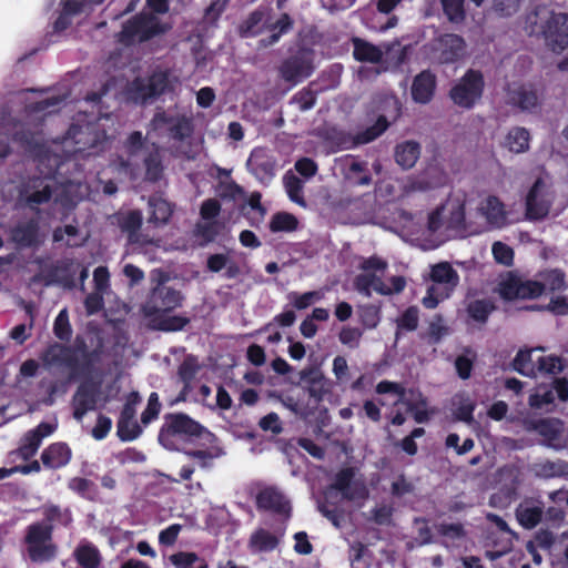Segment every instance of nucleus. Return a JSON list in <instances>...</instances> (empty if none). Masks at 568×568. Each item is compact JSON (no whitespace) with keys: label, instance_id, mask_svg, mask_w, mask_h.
Masks as SVG:
<instances>
[{"label":"nucleus","instance_id":"1","mask_svg":"<svg viewBox=\"0 0 568 568\" xmlns=\"http://www.w3.org/2000/svg\"><path fill=\"white\" fill-rule=\"evenodd\" d=\"M43 519L34 521L26 528L23 544L30 561L36 564L50 562L58 556V545L53 540V531L57 525L63 527L72 523V514L69 508H61L54 504H45L41 507Z\"/></svg>","mask_w":568,"mask_h":568},{"label":"nucleus","instance_id":"2","mask_svg":"<svg viewBox=\"0 0 568 568\" xmlns=\"http://www.w3.org/2000/svg\"><path fill=\"white\" fill-rule=\"evenodd\" d=\"M176 439L185 444L212 445L216 436L185 413L165 414L158 440L166 449H176Z\"/></svg>","mask_w":568,"mask_h":568},{"label":"nucleus","instance_id":"3","mask_svg":"<svg viewBox=\"0 0 568 568\" xmlns=\"http://www.w3.org/2000/svg\"><path fill=\"white\" fill-rule=\"evenodd\" d=\"M55 378L48 390L50 395L65 393L69 385L85 377H95V362L101 357H42Z\"/></svg>","mask_w":568,"mask_h":568},{"label":"nucleus","instance_id":"4","mask_svg":"<svg viewBox=\"0 0 568 568\" xmlns=\"http://www.w3.org/2000/svg\"><path fill=\"white\" fill-rule=\"evenodd\" d=\"M169 29L170 27L163 24L155 14L142 11L122 23L115 40L124 47H132L164 34Z\"/></svg>","mask_w":568,"mask_h":568},{"label":"nucleus","instance_id":"5","mask_svg":"<svg viewBox=\"0 0 568 568\" xmlns=\"http://www.w3.org/2000/svg\"><path fill=\"white\" fill-rule=\"evenodd\" d=\"M378 109L381 113L375 123L364 131L358 132L355 136L357 144H367L378 136H381L390 125V122L396 121L402 113V104L395 94L383 95L378 101Z\"/></svg>","mask_w":568,"mask_h":568},{"label":"nucleus","instance_id":"6","mask_svg":"<svg viewBox=\"0 0 568 568\" xmlns=\"http://www.w3.org/2000/svg\"><path fill=\"white\" fill-rule=\"evenodd\" d=\"M170 88L169 74L164 71L153 72L149 78H135L128 85V97L136 104H148L164 94Z\"/></svg>","mask_w":568,"mask_h":568},{"label":"nucleus","instance_id":"7","mask_svg":"<svg viewBox=\"0 0 568 568\" xmlns=\"http://www.w3.org/2000/svg\"><path fill=\"white\" fill-rule=\"evenodd\" d=\"M485 89L484 75L480 71L469 69L450 89L449 97L459 108L470 110L481 99Z\"/></svg>","mask_w":568,"mask_h":568},{"label":"nucleus","instance_id":"8","mask_svg":"<svg viewBox=\"0 0 568 568\" xmlns=\"http://www.w3.org/2000/svg\"><path fill=\"white\" fill-rule=\"evenodd\" d=\"M315 51L308 47H300L295 53L284 59L278 67L280 77L288 83L296 84L310 78L314 70Z\"/></svg>","mask_w":568,"mask_h":568},{"label":"nucleus","instance_id":"9","mask_svg":"<svg viewBox=\"0 0 568 568\" xmlns=\"http://www.w3.org/2000/svg\"><path fill=\"white\" fill-rule=\"evenodd\" d=\"M555 201V192L542 178H537L525 197V216L528 221L546 219Z\"/></svg>","mask_w":568,"mask_h":568},{"label":"nucleus","instance_id":"10","mask_svg":"<svg viewBox=\"0 0 568 568\" xmlns=\"http://www.w3.org/2000/svg\"><path fill=\"white\" fill-rule=\"evenodd\" d=\"M102 387L101 374L97 371L95 377H85L72 396L71 406L73 418L81 422L91 410L97 408Z\"/></svg>","mask_w":568,"mask_h":568},{"label":"nucleus","instance_id":"11","mask_svg":"<svg viewBox=\"0 0 568 568\" xmlns=\"http://www.w3.org/2000/svg\"><path fill=\"white\" fill-rule=\"evenodd\" d=\"M183 296L180 291L159 283L150 292L145 303L142 305L144 317L150 321L163 313H170L181 306Z\"/></svg>","mask_w":568,"mask_h":568},{"label":"nucleus","instance_id":"12","mask_svg":"<svg viewBox=\"0 0 568 568\" xmlns=\"http://www.w3.org/2000/svg\"><path fill=\"white\" fill-rule=\"evenodd\" d=\"M53 183L48 176H29L20 186L19 197L31 211L39 212V206L51 201Z\"/></svg>","mask_w":568,"mask_h":568},{"label":"nucleus","instance_id":"13","mask_svg":"<svg viewBox=\"0 0 568 568\" xmlns=\"http://www.w3.org/2000/svg\"><path fill=\"white\" fill-rule=\"evenodd\" d=\"M542 437L541 444L554 450L568 448V438L564 436L565 424L559 418H539L530 422L527 427Z\"/></svg>","mask_w":568,"mask_h":568},{"label":"nucleus","instance_id":"14","mask_svg":"<svg viewBox=\"0 0 568 568\" xmlns=\"http://www.w3.org/2000/svg\"><path fill=\"white\" fill-rule=\"evenodd\" d=\"M541 34L546 44L554 52H561L568 47V14L550 12L541 23Z\"/></svg>","mask_w":568,"mask_h":568},{"label":"nucleus","instance_id":"15","mask_svg":"<svg viewBox=\"0 0 568 568\" xmlns=\"http://www.w3.org/2000/svg\"><path fill=\"white\" fill-rule=\"evenodd\" d=\"M565 357H537V364L532 357H514L513 367L519 374L536 377L540 374H557L565 367Z\"/></svg>","mask_w":568,"mask_h":568},{"label":"nucleus","instance_id":"16","mask_svg":"<svg viewBox=\"0 0 568 568\" xmlns=\"http://www.w3.org/2000/svg\"><path fill=\"white\" fill-rule=\"evenodd\" d=\"M154 129L168 128L171 139L183 142L193 133L194 126L191 118L186 115H171L166 112H156L151 121Z\"/></svg>","mask_w":568,"mask_h":568},{"label":"nucleus","instance_id":"17","mask_svg":"<svg viewBox=\"0 0 568 568\" xmlns=\"http://www.w3.org/2000/svg\"><path fill=\"white\" fill-rule=\"evenodd\" d=\"M437 59L442 64H450L460 60L466 50V42L462 36L444 33L434 41Z\"/></svg>","mask_w":568,"mask_h":568},{"label":"nucleus","instance_id":"18","mask_svg":"<svg viewBox=\"0 0 568 568\" xmlns=\"http://www.w3.org/2000/svg\"><path fill=\"white\" fill-rule=\"evenodd\" d=\"M146 148L148 149L142 156V164L144 169L143 181L155 184L162 181L165 175L166 166L164 163V149L154 142Z\"/></svg>","mask_w":568,"mask_h":568},{"label":"nucleus","instance_id":"19","mask_svg":"<svg viewBox=\"0 0 568 568\" xmlns=\"http://www.w3.org/2000/svg\"><path fill=\"white\" fill-rule=\"evenodd\" d=\"M255 504L258 510L271 511L285 517L291 516L290 500L275 487H266L260 490Z\"/></svg>","mask_w":568,"mask_h":568},{"label":"nucleus","instance_id":"20","mask_svg":"<svg viewBox=\"0 0 568 568\" xmlns=\"http://www.w3.org/2000/svg\"><path fill=\"white\" fill-rule=\"evenodd\" d=\"M545 504L537 498H524L515 509L518 524L524 529H534L542 520Z\"/></svg>","mask_w":568,"mask_h":568},{"label":"nucleus","instance_id":"21","mask_svg":"<svg viewBox=\"0 0 568 568\" xmlns=\"http://www.w3.org/2000/svg\"><path fill=\"white\" fill-rule=\"evenodd\" d=\"M11 140L29 155L39 156L45 151V142L40 130L23 125L14 130Z\"/></svg>","mask_w":568,"mask_h":568},{"label":"nucleus","instance_id":"22","mask_svg":"<svg viewBox=\"0 0 568 568\" xmlns=\"http://www.w3.org/2000/svg\"><path fill=\"white\" fill-rule=\"evenodd\" d=\"M246 166L262 183H268L275 175V160L263 149H254L251 152Z\"/></svg>","mask_w":568,"mask_h":568},{"label":"nucleus","instance_id":"23","mask_svg":"<svg viewBox=\"0 0 568 568\" xmlns=\"http://www.w3.org/2000/svg\"><path fill=\"white\" fill-rule=\"evenodd\" d=\"M437 87L436 75L430 70H423L413 79L410 94L416 103L426 104L432 101Z\"/></svg>","mask_w":568,"mask_h":568},{"label":"nucleus","instance_id":"24","mask_svg":"<svg viewBox=\"0 0 568 568\" xmlns=\"http://www.w3.org/2000/svg\"><path fill=\"white\" fill-rule=\"evenodd\" d=\"M72 458V450L67 443L57 442L45 447L40 456L47 469L55 470L67 466Z\"/></svg>","mask_w":568,"mask_h":568},{"label":"nucleus","instance_id":"25","mask_svg":"<svg viewBox=\"0 0 568 568\" xmlns=\"http://www.w3.org/2000/svg\"><path fill=\"white\" fill-rule=\"evenodd\" d=\"M508 100L521 111L532 112L539 106L537 91L531 84H514L508 89Z\"/></svg>","mask_w":568,"mask_h":568},{"label":"nucleus","instance_id":"26","mask_svg":"<svg viewBox=\"0 0 568 568\" xmlns=\"http://www.w3.org/2000/svg\"><path fill=\"white\" fill-rule=\"evenodd\" d=\"M12 241L20 247H36L40 244V223L36 217L17 224L11 230Z\"/></svg>","mask_w":568,"mask_h":568},{"label":"nucleus","instance_id":"27","mask_svg":"<svg viewBox=\"0 0 568 568\" xmlns=\"http://www.w3.org/2000/svg\"><path fill=\"white\" fill-rule=\"evenodd\" d=\"M300 383H303L310 393V396L320 402L328 393V384L323 374L317 368L302 369L300 373Z\"/></svg>","mask_w":568,"mask_h":568},{"label":"nucleus","instance_id":"28","mask_svg":"<svg viewBox=\"0 0 568 568\" xmlns=\"http://www.w3.org/2000/svg\"><path fill=\"white\" fill-rule=\"evenodd\" d=\"M354 287L366 297L372 296V288L381 295H390L389 286L375 273H361L356 275L354 278Z\"/></svg>","mask_w":568,"mask_h":568},{"label":"nucleus","instance_id":"29","mask_svg":"<svg viewBox=\"0 0 568 568\" xmlns=\"http://www.w3.org/2000/svg\"><path fill=\"white\" fill-rule=\"evenodd\" d=\"M72 555L81 568H100L102 565V555L99 548L90 541L80 542Z\"/></svg>","mask_w":568,"mask_h":568},{"label":"nucleus","instance_id":"30","mask_svg":"<svg viewBox=\"0 0 568 568\" xmlns=\"http://www.w3.org/2000/svg\"><path fill=\"white\" fill-rule=\"evenodd\" d=\"M68 133L74 143L79 145V151L93 149L100 141L97 128L90 124L71 125Z\"/></svg>","mask_w":568,"mask_h":568},{"label":"nucleus","instance_id":"31","mask_svg":"<svg viewBox=\"0 0 568 568\" xmlns=\"http://www.w3.org/2000/svg\"><path fill=\"white\" fill-rule=\"evenodd\" d=\"M420 155V145L415 141H405L395 148L396 163L404 170L412 169Z\"/></svg>","mask_w":568,"mask_h":568},{"label":"nucleus","instance_id":"32","mask_svg":"<svg viewBox=\"0 0 568 568\" xmlns=\"http://www.w3.org/2000/svg\"><path fill=\"white\" fill-rule=\"evenodd\" d=\"M278 544V538L264 528L256 529L248 540V547L253 552H271Z\"/></svg>","mask_w":568,"mask_h":568},{"label":"nucleus","instance_id":"33","mask_svg":"<svg viewBox=\"0 0 568 568\" xmlns=\"http://www.w3.org/2000/svg\"><path fill=\"white\" fill-rule=\"evenodd\" d=\"M190 323V318L181 315H169L163 313L149 321L152 328L164 332H176L183 329Z\"/></svg>","mask_w":568,"mask_h":568},{"label":"nucleus","instance_id":"34","mask_svg":"<svg viewBox=\"0 0 568 568\" xmlns=\"http://www.w3.org/2000/svg\"><path fill=\"white\" fill-rule=\"evenodd\" d=\"M539 284L544 286V292H561L567 287L566 273L560 268H549L539 272Z\"/></svg>","mask_w":568,"mask_h":568},{"label":"nucleus","instance_id":"35","mask_svg":"<svg viewBox=\"0 0 568 568\" xmlns=\"http://www.w3.org/2000/svg\"><path fill=\"white\" fill-rule=\"evenodd\" d=\"M430 280L434 283L445 284L449 288H454L459 282V276L449 263L442 262L432 267Z\"/></svg>","mask_w":568,"mask_h":568},{"label":"nucleus","instance_id":"36","mask_svg":"<svg viewBox=\"0 0 568 568\" xmlns=\"http://www.w3.org/2000/svg\"><path fill=\"white\" fill-rule=\"evenodd\" d=\"M353 57L359 62L378 63L383 53L378 47L362 39L354 40Z\"/></svg>","mask_w":568,"mask_h":568},{"label":"nucleus","instance_id":"37","mask_svg":"<svg viewBox=\"0 0 568 568\" xmlns=\"http://www.w3.org/2000/svg\"><path fill=\"white\" fill-rule=\"evenodd\" d=\"M150 217L153 224H166L172 216L171 203L162 197H151L149 201Z\"/></svg>","mask_w":568,"mask_h":568},{"label":"nucleus","instance_id":"38","mask_svg":"<svg viewBox=\"0 0 568 568\" xmlns=\"http://www.w3.org/2000/svg\"><path fill=\"white\" fill-rule=\"evenodd\" d=\"M481 210L490 224L500 226L505 223V205L497 196L489 195Z\"/></svg>","mask_w":568,"mask_h":568},{"label":"nucleus","instance_id":"39","mask_svg":"<svg viewBox=\"0 0 568 568\" xmlns=\"http://www.w3.org/2000/svg\"><path fill=\"white\" fill-rule=\"evenodd\" d=\"M358 322L365 329L376 328L382 318L381 306L375 304H363L356 311Z\"/></svg>","mask_w":568,"mask_h":568},{"label":"nucleus","instance_id":"40","mask_svg":"<svg viewBox=\"0 0 568 568\" xmlns=\"http://www.w3.org/2000/svg\"><path fill=\"white\" fill-rule=\"evenodd\" d=\"M530 134L525 128H514L506 136V145L510 152L523 153L529 149Z\"/></svg>","mask_w":568,"mask_h":568},{"label":"nucleus","instance_id":"41","mask_svg":"<svg viewBox=\"0 0 568 568\" xmlns=\"http://www.w3.org/2000/svg\"><path fill=\"white\" fill-rule=\"evenodd\" d=\"M496 306L490 300H475L467 306L468 316L477 323H486Z\"/></svg>","mask_w":568,"mask_h":568},{"label":"nucleus","instance_id":"42","mask_svg":"<svg viewBox=\"0 0 568 568\" xmlns=\"http://www.w3.org/2000/svg\"><path fill=\"white\" fill-rule=\"evenodd\" d=\"M170 561L175 568H209L205 559L192 551H178L170 556Z\"/></svg>","mask_w":568,"mask_h":568},{"label":"nucleus","instance_id":"43","mask_svg":"<svg viewBox=\"0 0 568 568\" xmlns=\"http://www.w3.org/2000/svg\"><path fill=\"white\" fill-rule=\"evenodd\" d=\"M298 220L295 215L287 212H277L273 214L270 221V231L272 233L278 232H294L297 230Z\"/></svg>","mask_w":568,"mask_h":568},{"label":"nucleus","instance_id":"44","mask_svg":"<svg viewBox=\"0 0 568 568\" xmlns=\"http://www.w3.org/2000/svg\"><path fill=\"white\" fill-rule=\"evenodd\" d=\"M355 477V470L352 467L342 468L334 478L332 488L342 493L347 499H353L355 494H351V484Z\"/></svg>","mask_w":568,"mask_h":568},{"label":"nucleus","instance_id":"45","mask_svg":"<svg viewBox=\"0 0 568 568\" xmlns=\"http://www.w3.org/2000/svg\"><path fill=\"white\" fill-rule=\"evenodd\" d=\"M68 487L73 493L89 500H94L98 495L97 485L92 480L83 477L71 478L68 483Z\"/></svg>","mask_w":568,"mask_h":568},{"label":"nucleus","instance_id":"46","mask_svg":"<svg viewBox=\"0 0 568 568\" xmlns=\"http://www.w3.org/2000/svg\"><path fill=\"white\" fill-rule=\"evenodd\" d=\"M440 3L448 21L460 23L466 19L465 0H442Z\"/></svg>","mask_w":568,"mask_h":568},{"label":"nucleus","instance_id":"47","mask_svg":"<svg viewBox=\"0 0 568 568\" xmlns=\"http://www.w3.org/2000/svg\"><path fill=\"white\" fill-rule=\"evenodd\" d=\"M376 392L378 394H388V393L396 394L398 396L397 403L405 404L407 406V410L415 409V404L412 403L410 400L406 399V388L398 383H394V382H389V381H382L377 384Z\"/></svg>","mask_w":568,"mask_h":568},{"label":"nucleus","instance_id":"48","mask_svg":"<svg viewBox=\"0 0 568 568\" xmlns=\"http://www.w3.org/2000/svg\"><path fill=\"white\" fill-rule=\"evenodd\" d=\"M183 453L193 459H199L201 468L207 469L213 466V460L223 454L221 448L214 449H184Z\"/></svg>","mask_w":568,"mask_h":568},{"label":"nucleus","instance_id":"49","mask_svg":"<svg viewBox=\"0 0 568 568\" xmlns=\"http://www.w3.org/2000/svg\"><path fill=\"white\" fill-rule=\"evenodd\" d=\"M284 185L290 200L296 204L305 206L303 196V182L294 174H285Z\"/></svg>","mask_w":568,"mask_h":568},{"label":"nucleus","instance_id":"50","mask_svg":"<svg viewBox=\"0 0 568 568\" xmlns=\"http://www.w3.org/2000/svg\"><path fill=\"white\" fill-rule=\"evenodd\" d=\"M151 143L142 135L140 131H133L129 134L124 148L129 158L136 156L140 152L145 153L146 146Z\"/></svg>","mask_w":568,"mask_h":568},{"label":"nucleus","instance_id":"51","mask_svg":"<svg viewBox=\"0 0 568 568\" xmlns=\"http://www.w3.org/2000/svg\"><path fill=\"white\" fill-rule=\"evenodd\" d=\"M521 278L517 275L509 274L499 284V294L506 301H514L519 296Z\"/></svg>","mask_w":568,"mask_h":568},{"label":"nucleus","instance_id":"52","mask_svg":"<svg viewBox=\"0 0 568 568\" xmlns=\"http://www.w3.org/2000/svg\"><path fill=\"white\" fill-rule=\"evenodd\" d=\"M528 310H545L556 316L568 315V297L565 295H557L550 298L549 303L545 306L532 305Z\"/></svg>","mask_w":568,"mask_h":568},{"label":"nucleus","instance_id":"53","mask_svg":"<svg viewBox=\"0 0 568 568\" xmlns=\"http://www.w3.org/2000/svg\"><path fill=\"white\" fill-rule=\"evenodd\" d=\"M142 221V213L139 210H133L120 219L119 225L122 232L132 236L141 229Z\"/></svg>","mask_w":568,"mask_h":568},{"label":"nucleus","instance_id":"54","mask_svg":"<svg viewBox=\"0 0 568 568\" xmlns=\"http://www.w3.org/2000/svg\"><path fill=\"white\" fill-rule=\"evenodd\" d=\"M53 333L59 339L63 342L70 341L72 335V328L69 322L68 311L65 308L60 311V313L55 317L53 324Z\"/></svg>","mask_w":568,"mask_h":568},{"label":"nucleus","instance_id":"55","mask_svg":"<svg viewBox=\"0 0 568 568\" xmlns=\"http://www.w3.org/2000/svg\"><path fill=\"white\" fill-rule=\"evenodd\" d=\"M200 371L197 357H185L183 363L179 366L178 375L183 384H192Z\"/></svg>","mask_w":568,"mask_h":568},{"label":"nucleus","instance_id":"56","mask_svg":"<svg viewBox=\"0 0 568 568\" xmlns=\"http://www.w3.org/2000/svg\"><path fill=\"white\" fill-rule=\"evenodd\" d=\"M116 428V434L122 442H132L142 433V428L135 419L126 420L123 424L121 419H118Z\"/></svg>","mask_w":568,"mask_h":568},{"label":"nucleus","instance_id":"57","mask_svg":"<svg viewBox=\"0 0 568 568\" xmlns=\"http://www.w3.org/2000/svg\"><path fill=\"white\" fill-rule=\"evenodd\" d=\"M538 473L545 477H556L568 475V463L565 460H546L537 465Z\"/></svg>","mask_w":568,"mask_h":568},{"label":"nucleus","instance_id":"58","mask_svg":"<svg viewBox=\"0 0 568 568\" xmlns=\"http://www.w3.org/2000/svg\"><path fill=\"white\" fill-rule=\"evenodd\" d=\"M264 13L261 10L251 12L241 26V32L245 37H254L260 34Z\"/></svg>","mask_w":568,"mask_h":568},{"label":"nucleus","instance_id":"59","mask_svg":"<svg viewBox=\"0 0 568 568\" xmlns=\"http://www.w3.org/2000/svg\"><path fill=\"white\" fill-rule=\"evenodd\" d=\"M292 102L296 103L303 112L311 110L316 103V92L311 87L303 88L293 95Z\"/></svg>","mask_w":568,"mask_h":568},{"label":"nucleus","instance_id":"60","mask_svg":"<svg viewBox=\"0 0 568 568\" xmlns=\"http://www.w3.org/2000/svg\"><path fill=\"white\" fill-rule=\"evenodd\" d=\"M393 507L390 505H381L371 510L369 521L379 526H389L393 519Z\"/></svg>","mask_w":568,"mask_h":568},{"label":"nucleus","instance_id":"61","mask_svg":"<svg viewBox=\"0 0 568 568\" xmlns=\"http://www.w3.org/2000/svg\"><path fill=\"white\" fill-rule=\"evenodd\" d=\"M161 410V403L159 400V395L155 392H152L148 399V405L145 409L141 414V422L144 425L150 424L152 420L156 419Z\"/></svg>","mask_w":568,"mask_h":568},{"label":"nucleus","instance_id":"62","mask_svg":"<svg viewBox=\"0 0 568 568\" xmlns=\"http://www.w3.org/2000/svg\"><path fill=\"white\" fill-rule=\"evenodd\" d=\"M418 321V308L416 306H409L397 320V326L400 329L412 332L417 328Z\"/></svg>","mask_w":568,"mask_h":568},{"label":"nucleus","instance_id":"63","mask_svg":"<svg viewBox=\"0 0 568 568\" xmlns=\"http://www.w3.org/2000/svg\"><path fill=\"white\" fill-rule=\"evenodd\" d=\"M493 255L497 263L503 264L505 266H510L514 262V251L513 248L503 243L495 242L493 244Z\"/></svg>","mask_w":568,"mask_h":568},{"label":"nucleus","instance_id":"64","mask_svg":"<svg viewBox=\"0 0 568 568\" xmlns=\"http://www.w3.org/2000/svg\"><path fill=\"white\" fill-rule=\"evenodd\" d=\"M544 293V286L539 284V281L527 280L520 282L519 296L518 298H537Z\"/></svg>","mask_w":568,"mask_h":568}]
</instances>
